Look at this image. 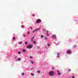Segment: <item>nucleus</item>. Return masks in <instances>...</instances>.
I'll return each instance as SVG.
<instances>
[{"instance_id": "1", "label": "nucleus", "mask_w": 78, "mask_h": 78, "mask_svg": "<svg viewBox=\"0 0 78 78\" xmlns=\"http://www.w3.org/2000/svg\"><path fill=\"white\" fill-rule=\"evenodd\" d=\"M54 73V72L53 71H50L49 72V74L50 76H53Z\"/></svg>"}, {"instance_id": "2", "label": "nucleus", "mask_w": 78, "mask_h": 78, "mask_svg": "<svg viewBox=\"0 0 78 78\" xmlns=\"http://www.w3.org/2000/svg\"><path fill=\"white\" fill-rule=\"evenodd\" d=\"M33 48V46L31 45H28L27 46V48Z\"/></svg>"}, {"instance_id": "3", "label": "nucleus", "mask_w": 78, "mask_h": 78, "mask_svg": "<svg viewBox=\"0 0 78 78\" xmlns=\"http://www.w3.org/2000/svg\"><path fill=\"white\" fill-rule=\"evenodd\" d=\"M41 22V20L40 19H38L37 20V22L38 23H40Z\"/></svg>"}, {"instance_id": "4", "label": "nucleus", "mask_w": 78, "mask_h": 78, "mask_svg": "<svg viewBox=\"0 0 78 78\" xmlns=\"http://www.w3.org/2000/svg\"><path fill=\"white\" fill-rule=\"evenodd\" d=\"M52 38L53 39H55V38H56V35H53L52 36Z\"/></svg>"}, {"instance_id": "5", "label": "nucleus", "mask_w": 78, "mask_h": 78, "mask_svg": "<svg viewBox=\"0 0 78 78\" xmlns=\"http://www.w3.org/2000/svg\"><path fill=\"white\" fill-rule=\"evenodd\" d=\"M67 53H68V54H70L71 53V51H70V50H68L67 51Z\"/></svg>"}, {"instance_id": "6", "label": "nucleus", "mask_w": 78, "mask_h": 78, "mask_svg": "<svg viewBox=\"0 0 78 78\" xmlns=\"http://www.w3.org/2000/svg\"><path fill=\"white\" fill-rule=\"evenodd\" d=\"M41 28H38L36 29V31H39V30H41Z\"/></svg>"}, {"instance_id": "7", "label": "nucleus", "mask_w": 78, "mask_h": 78, "mask_svg": "<svg viewBox=\"0 0 78 78\" xmlns=\"http://www.w3.org/2000/svg\"><path fill=\"white\" fill-rule=\"evenodd\" d=\"M34 39V36L33 37H32L31 38V41H33V39Z\"/></svg>"}, {"instance_id": "8", "label": "nucleus", "mask_w": 78, "mask_h": 78, "mask_svg": "<svg viewBox=\"0 0 78 78\" xmlns=\"http://www.w3.org/2000/svg\"><path fill=\"white\" fill-rule=\"evenodd\" d=\"M36 31H36V29L35 30H34L33 31L32 33H35V32H36Z\"/></svg>"}, {"instance_id": "9", "label": "nucleus", "mask_w": 78, "mask_h": 78, "mask_svg": "<svg viewBox=\"0 0 78 78\" xmlns=\"http://www.w3.org/2000/svg\"><path fill=\"white\" fill-rule=\"evenodd\" d=\"M18 61H20L21 60V58H18Z\"/></svg>"}, {"instance_id": "10", "label": "nucleus", "mask_w": 78, "mask_h": 78, "mask_svg": "<svg viewBox=\"0 0 78 78\" xmlns=\"http://www.w3.org/2000/svg\"><path fill=\"white\" fill-rule=\"evenodd\" d=\"M43 31H44V32H45V31H46V29H43Z\"/></svg>"}, {"instance_id": "11", "label": "nucleus", "mask_w": 78, "mask_h": 78, "mask_svg": "<svg viewBox=\"0 0 78 78\" xmlns=\"http://www.w3.org/2000/svg\"><path fill=\"white\" fill-rule=\"evenodd\" d=\"M44 39H45V40H47V39H48L47 37H45Z\"/></svg>"}, {"instance_id": "12", "label": "nucleus", "mask_w": 78, "mask_h": 78, "mask_svg": "<svg viewBox=\"0 0 78 78\" xmlns=\"http://www.w3.org/2000/svg\"><path fill=\"white\" fill-rule=\"evenodd\" d=\"M41 38H43V37H44V36H43V35H41Z\"/></svg>"}, {"instance_id": "13", "label": "nucleus", "mask_w": 78, "mask_h": 78, "mask_svg": "<svg viewBox=\"0 0 78 78\" xmlns=\"http://www.w3.org/2000/svg\"><path fill=\"white\" fill-rule=\"evenodd\" d=\"M57 55H60V54L59 53V52H58L57 53Z\"/></svg>"}, {"instance_id": "14", "label": "nucleus", "mask_w": 78, "mask_h": 78, "mask_svg": "<svg viewBox=\"0 0 78 78\" xmlns=\"http://www.w3.org/2000/svg\"><path fill=\"white\" fill-rule=\"evenodd\" d=\"M68 71L69 72H71V69H68Z\"/></svg>"}, {"instance_id": "15", "label": "nucleus", "mask_w": 78, "mask_h": 78, "mask_svg": "<svg viewBox=\"0 0 78 78\" xmlns=\"http://www.w3.org/2000/svg\"><path fill=\"white\" fill-rule=\"evenodd\" d=\"M31 76H34V74L33 73H31Z\"/></svg>"}, {"instance_id": "16", "label": "nucleus", "mask_w": 78, "mask_h": 78, "mask_svg": "<svg viewBox=\"0 0 78 78\" xmlns=\"http://www.w3.org/2000/svg\"><path fill=\"white\" fill-rule=\"evenodd\" d=\"M22 75H25V73H22Z\"/></svg>"}, {"instance_id": "17", "label": "nucleus", "mask_w": 78, "mask_h": 78, "mask_svg": "<svg viewBox=\"0 0 78 78\" xmlns=\"http://www.w3.org/2000/svg\"><path fill=\"white\" fill-rule=\"evenodd\" d=\"M25 44H26V45H27L28 44L27 42H25Z\"/></svg>"}, {"instance_id": "18", "label": "nucleus", "mask_w": 78, "mask_h": 78, "mask_svg": "<svg viewBox=\"0 0 78 78\" xmlns=\"http://www.w3.org/2000/svg\"><path fill=\"white\" fill-rule=\"evenodd\" d=\"M23 52H25V49H23Z\"/></svg>"}, {"instance_id": "19", "label": "nucleus", "mask_w": 78, "mask_h": 78, "mask_svg": "<svg viewBox=\"0 0 78 78\" xmlns=\"http://www.w3.org/2000/svg\"><path fill=\"white\" fill-rule=\"evenodd\" d=\"M22 44V42H19V44Z\"/></svg>"}, {"instance_id": "20", "label": "nucleus", "mask_w": 78, "mask_h": 78, "mask_svg": "<svg viewBox=\"0 0 78 78\" xmlns=\"http://www.w3.org/2000/svg\"><path fill=\"white\" fill-rule=\"evenodd\" d=\"M58 74L59 75H61V73H58Z\"/></svg>"}, {"instance_id": "21", "label": "nucleus", "mask_w": 78, "mask_h": 78, "mask_svg": "<svg viewBox=\"0 0 78 78\" xmlns=\"http://www.w3.org/2000/svg\"><path fill=\"white\" fill-rule=\"evenodd\" d=\"M33 44H36V41H34L33 42Z\"/></svg>"}, {"instance_id": "22", "label": "nucleus", "mask_w": 78, "mask_h": 78, "mask_svg": "<svg viewBox=\"0 0 78 78\" xmlns=\"http://www.w3.org/2000/svg\"><path fill=\"white\" fill-rule=\"evenodd\" d=\"M32 16H35V14H33L32 15Z\"/></svg>"}, {"instance_id": "23", "label": "nucleus", "mask_w": 78, "mask_h": 78, "mask_svg": "<svg viewBox=\"0 0 78 78\" xmlns=\"http://www.w3.org/2000/svg\"><path fill=\"white\" fill-rule=\"evenodd\" d=\"M30 62H31V63H32V64H33L34 63V62L33 61H30Z\"/></svg>"}, {"instance_id": "24", "label": "nucleus", "mask_w": 78, "mask_h": 78, "mask_svg": "<svg viewBox=\"0 0 78 78\" xmlns=\"http://www.w3.org/2000/svg\"><path fill=\"white\" fill-rule=\"evenodd\" d=\"M37 72H38V73H40V72H41L40 71H37Z\"/></svg>"}, {"instance_id": "25", "label": "nucleus", "mask_w": 78, "mask_h": 78, "mask_svg": "<svg viewBox=\"0 0 78 78\" xmlns=\"http://www.w3.org/2000/svg\"><path fill=\"white\" fill-rule=\"evenodd\" d=\"M21 53V52H20V51H19V52H18V54H20Z\"/></svg>"}, {"instance_id": "26", "label": "nucleus", "mask_w": 78, "mask_h": 78, "mask_svg": "<svg viewBox=\"0 0 78 78\" xmlns=\"http://www.w3.org/2000/svg\"><path fill=\"white\" fill-rule=\"evenodd\" d=\"M27 33L28 34H30V32H27Z\"/></svg>"}, {"instance_id": "27", "label": "nucleus", "mask_w": 78, "mask_h": 78, "mask_svg": "<svg viewBox=\"0 0 78 78\" xmlns=\"http://www.w3.org/2000/svg\"><path fill=\"white\" fill-rule=\"evenodd\" d=\"M50 44H48V46H50Z\"/></svg>"}, {"instance_id": "28", "label": "nucleus", "mask_w": 78, "mask_h": 78, "mask_svg": "<svg viewBox=\"0 0 78 78\" xmlns=\"http://www.w3.org/2000/svg\"><path fill=\"white\" fill-rule=\"evenodd\" d=\"M16 39V37H14L13 38V40H15Z\"/></svg>"}, {"instance_id": "29", "label": "nucleus", "mask_w": 78, "mask_h": 78, "mask_svg": "<svg viewBox=\"0 0 78 78\" xmlns=\"http://www.w3.org/2000/svg\"><path fill=\"white\" fill-rule=\"evenodd\" d=\"M52 70H54V69H55V68H53V67L52 68Z\"/></svg>"}, {"instance_id": "30", "label": "nucleus", "mask_w": 78, "mask_h": 78, "mask_svg": "<svg viewBox=\"0 0 78 78\" xmlns=\"http://www.w3.org/2000/svg\"><path fill=\"white\" fill-rule=\"evenodd\" d=\"M46 33H48V30H47V31H46Z\"/></svg>"}, {"instance_id": "31", "label": "nucleus", "mask_w": 78, "mask_h": 78, "mask_svg": "<svg viewBox=\"0 0 78 78\" xmlns=\"http://www.w3.org/2000/svg\"><path fill=\"white\" fill-rule=\"evenodd\" d=\"M46 35H47V36H48L49 34H46Z\"/></svg>"}, {"instance_id": "32", "label": "nucleus", "mask_w": 78, "mask_h": 78, "mask_svg": "<svg viewBox=\"0 0 78 78\" xmlns=\"http://www.w3.org/2000/svg\"><path fill=\"white\" fill-rule=\"evenodd\" d=\"M57 73H59L58 70H57Z\"/></svg>"}, {"instance_id": "33", "label": "nucleus", "mask_w": 78, "mask_h": 78, "mask_svg": "<svg viewBox=\"0 0 78 78\" xmlns=\"http://www.w3.org/2000/svg\"><path fill=\"white\" fill-rule=\"evenodd\" d=\"M72 78H75V77H74V76H73L72 77Z\"/></svg>"}, {"instance_id": "34", "label": "nucleus", "mask_w": 78, "mask_h": 78, "mask_svg": "<svg viewBox=\"0 0 78 78\" xmlns=\"http://www.w3.org/2000/svg\"><path fill=\"white\" fill-rule=\"evenodd\" d=\"M21 27H22V28H23L24 27H23V26H22Z\"/></svg>"}, {"instance_id": "35", "label": "nucleus", "mask_w": 78, "mask_h": 78, "mask_svg": "<svg viewBox=\"0 0 78 78\" xmlns=\"http://www.w3.org/2000/svg\"><path fill=\"white\" fill-rule=\"evenodd\" d=\"M30 58H33V57H30Z\"/></svg>"}, {"instance_id": "36", "label": "nucleus", "mask_w": 78, "mask_h": 78, "mask_svg": "<svg viewBox=\"0 0 78 78\" xmlns=\"http://www.w3.org/2000/svg\"><path fill=\"white\" fill-rule=\"evenodd\" d=\"M30 29H31V30H32V29H33V28H32V27H30Z\"/></svg>"}, {"instance_id": "37", "label": "nucleus", "mask_w": 78, "mask_h": 78, "mask_svg": "<svg viewBox=\"0 0 78 78\" xmlns=\"http://www.w3.org/2000/svg\"><path fill=\"white\" fill-rule=\"evenodd\" d=\"M32 69H33V68H31V69H30V70H32Z\"/></svg>"}, {"instance_id": "38", "label": "nucleus", "mask_w": 78, "mask_h": 78, "mask_svg": "<svg viewBox=\"0 0 78 78\" xmlns=\"http://www.w3.org/2000/svg\"><path fill=\"white\" fill-rule=\"evenodd\" d=\"M58 58H59V56H58Z\"/></svg>"}]
</instances>
